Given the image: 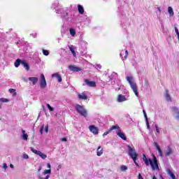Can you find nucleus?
I'll return each instance as SVG.
<instances>
[{
    "label": "nucleus",
    "mask_w": 179,
    "mask_h": 179,
    "mask_svg": "<svg viewBox=\"0 0 179 179\" xmlns=\"http://www.w3.org/2000/svg\"><path fill=\"white\" fill-rule=\"evenodd\" d=\"M143 162L145 163L147 167L151 166L152 171L157 170V171H160V168L159 167V161L156 157V155L152 154V158H148L146 155L143 154Z\"/></svg>",
    "instance_id": "obj_1"
},
{
    "label": "nucleus",
    "mask_w": 179,
    "mask_h": 179,
    "mask_svg": "<svg viewBox=\"0 0 179 179\" xmlns=\"http://www.w3.org/2000/svg\"><path fill=\"white\" fill-rule=\"evenodd\" d=\"M127 148L128 156L131 158L136 167H139V164L137 162V160H139V154L136 152V150H135V147L127 145Z\"/></svg>",
    "instance_id": "obj_2"
},
{
    "label": "nucleus",
    "mask_w": 179,
    "mask_h": 179,
    "mask_svg": "<svg viewBox=\"0 0 179 179\" xmlns=\"http://www.w3.org/2000/svg\"><path fill=\"white\" fill-rule=\"evenodd\" d=\"M74 108H76L77 113L81 115V117H84V118L87 117V110H86L83 106L80 104H76Z\"/></svg>",
    "instance_id": "obj_3"
},
{
    "label": "nucleus",
    "mask_w": 179,
    "mask_h": 179,
    "mask_svg": "<svg viewBox=\"0 0 179 179\" xmlns=\"http://www.w3.org/2000/svg\"><path fill=\"white\" fill-rule=\"evenodd\" d=\"M30 150L31 152H32V153L40 156L43 160H45V159H47V155L43 153L41 151L35 150L33 147H30Z\"/></svg>",
    "instance_id": "obj_4"
},
{
    "label": "nucleus",
    "mask_w": 179,
    "mask_h": 179,
    "mask_svg": "<svg viewBox=\"0 0 179 179\" xmlns=\"http://www.w3.org/2000/svg\"><path fill=\"white\" fill-rule=\"evenodd\" d=\"M39 85H40L41 89H45V87H47V81L45 80V77L43 73L41 74Z\"/></svg>",
    "instance_id": "obj_5"
},
{
    "label": "nucleus",
    "mask_w": 179,
    "mask_h": 179,
    "mask_svg": "<svg viewBox=\"0 0 179 179\" xmlns=\"http://www.w3.org/2000/svg\"><path fill=\"white\" fill-rule=\"evenodd\" d=\"M90 132L94 134V135H99V128L95 127L94 124H92L89 127Z\"/></svg>",
    "instance_id": "obj_6"
},
{
    "label": "nucleus",
    "mask_w": 179,
    "mask_h": 179,
    "mask_svg": "<svg viewBox=\"0 0 179 179\" xmlns=\"http://www.w3.org/2000/svg\"><path fill=\"white\" fill-rule=\"evenodd\" d=\"M116 135L122 139V141H127V136H125V133H124L122 130H117L116 131Z\"/></svg>",
    "instance_id": "obj_7"
},
{
    "label": "nucleus",
    "mask_w": 179,
    "mask_h": 179,
    "mask_svg": "<svg viewBox=\"0 0 179 179\" xmlns=\"http://www.w3.org/2000/svg\"><path fill=\"white\" fill-rule=\"evenodd\" d=\"M69 69H70V71H72V72H80V71H82V69H80V67L76 66L75 65H69Z\"/></svg>",
    "instance_id": "obj_8"
},
{
    "label": "nucleus",
    "mask_w": 179,
    "mask_h": 179,
    "mask_svg": "<svg viewBox=\"0 0 179 179\" xmlns=\"http://www.w3.org/2000/svg\"><path fill=\"white\" fill-rule=\"evenodd\" d=\"M85 84L90 87H96V81H92L89 79L85 80Z\"/></svg>",
    "instance_id": "obj_9"
},
{
    "label": "nucleus",
    "mask_w": 179,
    "mask_h": 179,
    "mask_svg": "<svg viewBox=\"0 0 179 179\" xmlns=\"http://www.w3.org/2000/svg\"><path fill=\"white\" fill-rule=\"evenodd\" d=\"M60 13L62 15V19H66V22H69V17H66L69 15V13L67 11H64L63 10L60 11Z\"/></svg>",
    "instance_id": "obj_10"
},
{
    "label": "nucleus",
    "mask_w": 179,
    "mask_h": 179,
    "mask_svg": "<svg viewBox=\"0 0 179 179\" xmlns=\"http://www.w3.org/2000/svg\"><path fill=\"white\" fill-rule=\"evenodd\" d=\"M21 65L24 66L26 71H30V64H29V62H27V61L22 59Z\"/></svg>",
    "instance_id": "obj_11"
},
{
    "label": "nucleus",
    "mask_w": 179,
    "mask_h": 179,
    "mask_svg": "<svg viewBox=\"0 0 179 179\" xmlns=\"http://www.w3.org/2000/svg\"><path fill=\"white\" fill-rule=\"evenodd\" d=\"M21 132V139H22L23 141H27V139H29V135L27 134V133H26V130L22 129Z\"/></svg>",
    "instance_id": "obj_12"
},
{
    "label": "nucleus",
    "mask_w": 179,
    "mask_h": 179,
    "mask_svg": "<svg viewBox=\"0 0 179 179\" xmlns=\"http://www.w3.org/2000/svg\"><path fill=\"white\" fill-rule=\"evenodd\" d=\"M52 78H57V82L59 83H61V82H62V76L58 73H55L52 74Z\"/></svg>",
    "instance_id": "obj_13"
},
{
    "label": "nucleus",
    "mask_w": 179,
    "mask_h": 179,
    "mask_svg": "<svg viewBox=\"0 0 179 179\" xmlns=\"http://www.w3.org/2000/svg\"><path fill=\"white\" fill-rule=\"evenodd\" d=\"M173 112L176 114V119L179 121V109L177 108V106H173L172 107Z\"/></svg>",
    "instance_id": "obj_14"
},
{
    "label": "nucleus",
    "mask_w": 179,
    "mask_h": 179,
    "mask_svg": "<svg viewBox=\"0 0 179 179\" xmlns=\"http://www.w3.org/2000/svg\"><path fill=\"white\" fill-rule=\"evenodd\" d=\"M28 80L32 82V86H34L38 82V77H29L28 78Z\"/></svg>",
    "instance_id": "obj_15"
},
{
    "label": "nucleus",
    "mask_w": 179,
    "mask_h": 179,
    "mask_svg": "<svg viewBox=\"0 0 179 179\" xmlns=\"http://www.w3.org/2000/svg\"><path fill=\"white\" fill-rule=\"evenodd\" d=\"M173 149L171 148V147L170 145H168L167 147V150L165 152V156H171V155H173Z\"/></svg>",
    "instance_id": "obj_16"
},
{
    "label": "nucleus",
    "mask_w": 179,
    "mask_h": 179,
    "mask_svg": "<svg viewBox=\"0 0 179 179\" xmlns=\"http://www.w3.org/2000/svg\"><path fill=\"white\" fill-rule=\"evenodd\" d=\"M117 101L118 103H122V101H127V97L124 95L119 94L117 96Z\"/></svg>",
    "instance_id": "obj_17"
},
{
    "label": "nucleus",
    "mask_w": 179,
    "mask_h": 179,
    "mask_svg": "<svg viewBox=\"0 0 179 179\" xmlns=\"http://www.w3.org/2000/svg\"><path fill=\"white\" fill-rule=\"evenodd\" d=\"M166 173H168L169 176L171 177V178L172 179H177L176 178V175L174 174V173L173 172V171H171V169H166Z\"/></svg>",
    "instance_id": "obj_18"
},
{
    "label": "nucleus",
    "mask_w": 179,
    "mask_h": 179,
    "mask_svg": "<svg viewBox=\"0 0 179 179\" xmlns=\"http://www.w3.org/2000/svg\"><path fill=\"white\" fill-rule=\"evenodd\" d=\"M23 59H17L14 63V66H15V68H19V66H20V65H22V62Z\"/></svg>",
    "instance_id": "obj_19"
},
{
    "label": "nucleus",
    "mask_w": 179,
    "mask_h": 179,
    "mask_svg": "<svg viewBox=\"0 0 179 179\" xmlns=\"http://www.w3.org/2000/svg\"><path fill=\"white\" fill-rule=\"evenodd\" d=\"M77 8L78 13H80V15H83V13H85V8H83V6L78 4L77 6Z\"/></svg>",
    "instance_id": "obj_20"
},
{
    "label": "nucleus",
    "mask_w": 179,
    "mask_h": 179,
    "mask_svg": "<svg viewBox=\"0 0 179 179\" xmlns=\"http://www.w3.org/2000/svg\"><path fill=\"white\" fill-rule=\"evenodd\" d=\"M78 99L80 100H87V95L85 93L79 94Z\"/></svg>",
    "instance_id": "obj_21"
},
{
    "label": "nucleus",
    "mask_w": 179,
    "mask_h": 179,
    "mask_svg": "<svg viewBox=\"0 0 179 179\" xmlns=\"http://www.w3.org/2000/svg\"><path fill=\"white\" fill-rule=\"evenodd\" d=\"M168 13L169 14L170 17H173V16H174V10H173V7H168Z\"/></svg>",
    "instance_id": "obj_22"
},
{
    "label": "nucleus",
    "mask_w": 179,
    "mask_h": 179,
    "mask_svg": "<svg viewBox=\"0 0 179 179\" xmlns=\"http://www.w3.org/2000/svg\"><path fill=\"white\" fill-rule=\"evenodd\" d=\"M165 97L167 101H171V97H170V94H169V90H165Z\"/></svg>",
    "instance_id": "obj_23"
},
{
    "label": "nucleus",
    "mask_w": 179,
    "mask_h": 179,
    "mask_svg": "<svg viewBox=\"0 0 179 179\" xmlns=\"http://www.w3.org/2000/svg\"><path fill=\"white\" fill-rule=\"evenodd\" d=\"M101 149V146L99 145L96 150L97 156H101V155H103V149Z\"/></svg>",
    "instance_id": "obj_24"
},
{
    "label": "nucleus",
    "mask_w": 179,
    "mask_h": 179,
    "mask_svg": "<svg viewBox=\"0 0 179 179\" xmlns=\"http://www.w3.org/2000/svg\"><path fill=\"white\" fill-rule=\"evenodd\" d=\"M41 170H43V166L40 165L36 173L37 178L41 177Z\"/></svg>",
    "instance_id": "obj_25"
},
{
    "label": "nucleus",
    "mask_w": 179,
    "mask_h": 179,
    "mask_svg": "<svg viewBox=\"0 0 179 179\" xmlns=\"http://www.w3.org/2000/svg\"><path fill=\"white\" fill-rule=\"evenodd\" d=\"M8 92H9V93L13 94V97H16L17 93H16V90L15 89L10 88L8 90Z\"/></svg>",
    "instance_id": "obj_26"
},
{
    "label": "nucleus",
    "mask_w": 179,
    "mask_h": 179,
    "mask_svg": "<svg viewBox=\"0 0 179 179\" xmlns=\"http://www.w3.org/2000/svg\"><path fill=\"white\" fill-rule=\"evenodd\" d=\"M114 129H117L118 131H121V129H120V126H118V124H115L112 126L109 131L111 132V131H114Z\"/></svg>",
    "instance_id": "obj_27"
},
{
    "label": "nucleus",
    "mask_w": 179,
    "mask_h": 179,
    "mask_svg": "<svg viewBox=\"0 0 179 179\" xmlns=\"http://www.w3.org/2000/svg\"><path fill=\"white\" fill-rule=\"evenodd\" d=\"M69 31H70L71 36L72 37H75V36L76 34V30H75V29L70 28Z\"/></svg>",
    "instance_id": "obj_28"
},
{
    "label": "nucleus",
    "mask_w": 179,
    "mask_h": 179,
    "mask_svg": "<svg viewBox=\"0 0 179 179\" xmlns=\"http://www.w3.org/2000/svg\"><path fill=\"white\" fill-rule=\"evenodd\" d=\"M50 174H51V169H45V170L43 172V176H50Z\"/></svg>",
    "instance_id": "obj_29"
},
{
    "label": "nucleus",
    "mask_w": 179,
    "mask_h": 179,
    "mask_svg": "<svg viewBox=\"0 0 179 179\" xmlns=\"http://www.w3.org/2000/svg\"><path fill=\"white\" fill-rule=\"evenodd\" d=\"M127 82L129 83V85H131V83H134V82L132 80H134V78L132 76H127L126 78Z\"/></svg>",
    "instance_id": "obj_30"
},
{
    "label": "nucleus",
    "mask_w": 179,
    "mask_h": 179,
    "mask_svg": "<svg viewBox=\"0 0 179 179\" xmlns=\"http://www.w3.org/2000/svg\"><path fill=\"white\" fill-rule=\"evenodd\" d=\"M69 50H70L71 54H73V55L74 57H76V52H75V48H73V46H71V47L69 48Z\"/></svg>",
    "instance_id": "obj_31"
},
{
    "label": "nucleus",
    "mask_w": 179,
    "mask_h": 179,
    "mask_svg": "<svg viewBox=\"0 0 179 179\" xmlns=\"http://www.w3.org/2000/svg\"><path fill=\"white\" fill-rule=\"evenodd\" d=\"M10 100L6 98H0V103H9Z\"/></svg>",
    "instance_id": "obj_32"
},
{
    "label": "nucleus",
    "mask_w": 179,
    "mask_h": 179,
    "mask_svg": "<svg viewBox=\"0 0 179 179\" xmlns=\"http://www.w3.org/2000/svg\"><path fill=\"white\" fill-rule=\"evenodd\" d=\"M42 52H43V55H45V57H48V55H50V51H48L45 49H43Z\"/></svg>",
    "instance_id": "obj_33"
},
{
    "label": "nucleus",
    "mask_w": 179,
    "mask_h": 179,
    "mask_svg": "<svg viewBox=\"0 0 179 179\" xmlns=\"http://www.w3.org/2000/svg\"><path fill=\"white\" fill-rule=\"evenodd\" d=\"M154 146H155L157 150H161L162 148L159 146V143L157 142H154Z\"/></svg>",
    "instance_id": "obj_34"
},
{
    "label": "nucleus",
    "mask_w": 179,
    "mask_h": 179,
    "mask_svg": "<svg viewBox=\"0 0 179 179\" xmlns=\"http://www.w3.org/2000/svg\"><path fill=\"white\" fill-rule=\"evenodd\" d=\"M114 75H116L117 76H118V74L115 72H113L111 76H109V80L113 81V79H114Z\"/></svg>",
    "instance_id": "obj_35"
},
{
    "label": "nucleus",
    "mask_w": 179,
    "mask_h": 179,
    "mask_svg": "<svg viewBox=\"0 0 179 179\" xmlns=\"http://www.w3.org/2000/svg\"><path fill=\"white\" fill-rule=\"evenodd\" d=\"M120 170H121V171H127V170H128V166H127L125 165H122L120 166Z\"/></svg>",
    "instance_id": "obj_36"
},
{
    "label": "nucleus",
    "mask_w": 179,
    "mask_h": 179,
    "mask_svg": "<svg viewBox=\"0 0 179 179\" xmlns=\"http://www.w3.org/2000/svg\"><path fill=\"white\" fill-rule=\"evenodd\" d=\"M46 106H47L48 110H49L50 112L54 111V110H55L54 107H52V106L50 105V103H47Z\"/></svg>",
    "instance_id": "obj_37"
},
{
    "label": "nucleus",
    "mask_w": 179,
    "mask_h": 179,
    "mask_svg": "<svg viewBox=\"0 0 179 179\" xmlns=\"http://www.w3.org/2000/svg\"><path fill=\"white\" fill-rule=\"evenodd\" d=\"M133 92L136 94V97H139V92H138V87L134 88V90H133Z\"/></svg>",
    "instance_id": "obj_38"
},
{
    "label": "nucleus",
    "mask_w": 179,
    "mask_h": 179,
    "mask_svg": "<svg viewBox=\"0 0 179 179\" xmlns=\"http://www.w3.org/2000/svg\"><path fill=\"white\" fill-rule=\"evenodd\" d=\"M143 113L145 121L149 120V119L148 118V114H146V110H143Z\"/></svg>",
    "instance_id": "obj_39"
},
{
    "label": "nucleus",
    "mask_w": 179,
    "mask_h": 179,
    "mask_svg": "<svg viewBox=\"0 0 179 179\" xmlns=\"http://www.w3.org/2000/svg\"><path fill=\"white\" fill-rule=\"evenodd\" d=\"M130 86H131L132 90H134V89H136V88H137V87H136V83H131L130 84Z\"/></svg>",
    "instance_id": "obj_40"
},
{
    "label": "nucleus",
    "mask_w": 179,
    "mask_h": 179,
    "mask_svg": "<svg viewBox=\"0 0 179 179\" xmlns=\"http://www.w3.org/2000/svg\"><path fill=\"white\" fill-rule=\"evenodd\" d=\"M58 5H59V3L58 1H56L55 3L52 4V9H55V8H57V6H58Z\"/></svg>",
    "instance_id": "obj_41"
},
{
    "label": "nucleus",
    "mask_w": 179,
    "mask_h": 179,
    "mask_svg": "<svg viewBox=\"0 0 179 179\" xmlns=\"http://www.w3.org/2000/svg\"><path fill=\"white\" fill-rule=\"evenodd\" d=\"M145 124H146V126H147V129L150 131V123H149V120H145Z\"/></svg>",
    "instance_id": "obj_42"
},
{
    "label": "nucleus",
    "mask_w": 179,
    "mask_h": 179,
    "mask_svg": "<svg viewBox=\"0 0 179 179\" xmlns=\"http://www.w3.org/2000/svg\"><path fill=\"white\" fill-rule=\"evenodd\" d=\"M39 132H40L41 135H43V132H44V124H43V125L41 127V128H40V129H39Z\"/></svg>",
    "instance_id": "obj_43"
},
{
    "label": "nucleus",
    "mask_w": 179,
    "mask_h": 179,
    "mask_svg": "<svg viewBox=\"0 0 179 179\" xmlns=\"http://www.w3.org/2000/svg\"><path fill=\"white\" fill-rule=\"evenodd\" d=\"M144 82L145 87H149V80H148V79H145Z\"/></svg>",
    "instance_id": "obj_44"
},
{
    "label": "nucleus",
    "mask_w": 179,
    "mask_h": 179,
    "mask_svg": "<svg viewBox=\"0 0 179 179\" xmlns=\"http://www.w3.org/2000/svg\"><path fill=\"white\" fill-rule=\"evenodd\" d=\"M158 152H159V156H160V157H163V150H162L161 149L158 151Z\"/></svg>",
    "instance_id": "obj_45"
},
{
    "label": "nucleus",
    "mask_w": 179,
    "mask_h": 179,
    "mask_svg": "<svg viewBox=\"0 0 179 179\" xmlns=\"http://www.w3.org/2000/svg\"><path fill=\"white\" fill-rule=\"evenodd\" d=\"M155 129L157 134H160V130L159 129V126H157V124L155 125Z\"/></svg>",
    "instance_id": "obj_46"
},
{
    "label": "nucleus",
    "mask_w": 179,
    "mask_h": 179,
    "mask_svg": "<svg viewBox=\"0 0 179 179\" xmlns=\"http://www.w3.org/2000/svg\"><path fill=\"white\" fill-rule=\"evenodd\" d=\"M110 132H111V131H110V130H108V131L104 132V133L103 134V136H107V135H108Z\"/></svg>",
    "instance_id": "obj_47"
},
{
    "label": "nucleus",
    "mask_w": 179,
    "mask_h": 179,
    "mask_svg": "<svg viewBox=\"0 0 179 179\" xmlns=\"http://www.w3.org/2000/svg\"><path fill=\"white\" fill-rule=\"evenodd\" d=\"M50 175H46L45 178H43L41 176L38 177V179H49Z\"/></svg>",
    "instance_id": "obj_48"
},
{
    "label": "nucleus",
    "mask_w": 179,
    "mask_h": 179,
    "mask_svg": "<svg viewBox=\"0 0 179 179\" xmlns=\"http://www.w3.org/2000/svg\"><path fill=\"white\" fill-rule=\"evenodd\" d=\"M22 158L27 159H29V155L27 154H23Z\"/></svg>",
    "instance_id": "obj_49"
},
{
    "label": "nucleus",
    "mask_w": 179,
    "mask_h": 179,
    "mask_svg": "<svg viewBox=\"0 0 179 179\" xmlns=\"http://www.w3.org/2000/svg\"><path fill=\"white\" fill-rule=\"evenodd\" d=\"M158 18H159V22H160V24H161L162 27L164 28V25H163V20H162V19L159 17H158Z\"/></svg>",
    "instance_id": "obj_50"
},
{
    "label": "nucleus",
    "mask_w": 179,
    "mask_h": 179,
    "mask_svg": "<svg viewBox=\"0 0 179 179\" xmlns=\"http://www.w3.org/2000/svg\"><path fill=\"white\" fill-rule=\"evenodd\" d=\"M62 142H67L68 141V138H66V137H63L61 138Z\"/></svg>",
    "instance_id": "obj_51"
},
{
    "label": "nucleus",
    "mask_w": 179,
    "mask_h": 179,
    "mask_svg": "<svg viewBox=\"0 0 179 179\" xmlns=\"http://www.w3.org/2000/svg\"><path fill=\"white\" fill-rule=\"evenodd\" d=\"M3 169H4V170H6V169H8V164H6V163L3 164Z\"/></svg>",
    "instance_id": "obj_52"
},
{
    "label": "nucleus",
    "mask_w": 179,
    "mask_h": 179,
    "mask_svg": "<svg viewBox=\"0 0 179 179\" xmlns=\"http://www.w3.org/2000/svg\"><path fill=\"white\" fill-rule=\"evenodd\" d=\"M45 132L48 134V124L45 127Z\"/></svg>",
    "instance_id": "obj_53"
},
{
    "label": "nucleus",
    "mask_w": 179,
    "mask_h": 179,
    "mask_svg": "<svg viewBox=\"0 0 179 179\" xmlns=\"http://www.w3.org/2000/svg\"><path fill=\"white\" fill-rule=\"evenodd\" d=\"M125 117H126V118H129V120H131V121H132V119L131 118V116L129 115V114L127 113L125 115Z\"/></svg>",
    "instance_id": "obj_54"
},
{
    "label": "nucleus",
    "mask_w": 179,
    "mask_h": 179,
    "mask_svg": "<svg viewBox=\"0 0 179 179\" xmlns=\"http://www.w3.org/2000/svg\"><path fill=\"white\" fill-rule=\"evenodd\" d=\"M127 58H128V50H125L124 59H127Z\"/></svg>",
    "instance_id": "obj_55"
},
{
    "label": "nucleus",
    "mask_w": 179,
    "mask_h": 179,
    "mask_svg": "<svg viewBox=\"0 0 179 179\" xmlns=\"http://www.w3.org/2000/svg\"><path fill=\"white\" fill-rule=\"evenodd\" d=\"M30 36H32V37H34V38H36V37H37V33L31 34Z\"/></svg>",
    "instance_id": "obj_56"
},
{
    "label": "nucleus",
    "mask_w": 179,
    "mask_h": 179,
    "mask_svg": "<svg viewBox=\"0 0 179 179\" xmlns=\"http://www.w3.org/2000/svg\"><path fill=\"white\" fill-rule=\"evenodd\" d=\"M61 10L62 11L63 10L62 9H58V10H56V13H61Z\"/></svg>",
    "instance_id": "obj_57"
},
{
    "label": "nucleus",
    "mask_w": 179,
    "mask_h": 179,
    "mask_svg": "<svg viewBox=\"0 0 179 179\" xmlns=\"http://www.w3.org/2000/svg\"><path fill=\"white\" fill-rule=\"evenodd\" d=\"M47 167H48V169H51V164L48 163V164H47Z\"/></svg>",
    "instance_id": "obj_58"
},
{
    "label": "nucleus",
    "mask_w": 179,
    "mask_h": 179,
    "mask_svg": "<svg viewBox=\"0 0 179 179\" xmlns=\"http://www.w3.org/2000/svg\"><path fill=\"white\" fill-rule=\"evenodd\" d=\"M110 85L114 86V85H115V80L111 81Z\"/></svg>",
    "instance_id": "obj_59"
},
{
    "label": "nucleus",
    "mask_w": 179,
    "mask_h": 179,
    "mask_svg": "<svg viewBox=\"0 0 179 179\" xmlns=\"http://www.w3.org/2000/svg\"><path fill=\"white\" fill-rule=\"evenodd\" d=\"M96 67L99 68V69H101V65L100 64H96Z\"/></svg>",
    "instance_id": "obj_60"
},
{
    "label": "nucleus",
    "mask_w": 179,
    "mask_h": 179,
    "mask_svg": "<svg viewBox=\"0 0 179 179\" xmlns=\"http://www.w3.org/2000/svg\"><path fill=\"white\" fill-rule=\"evenodd\" d=\"M41 117V111H40L39 113H38L37 120H38V118H40Z\"/></svg>",
    "instance_id": "obj_61"
},
{
    "label": "nucleus",
    "mask_w": 179,
    "mask_h": 179,
    "mask_svg": "<svg viewBox=\"0 0 179 179\" xmlns=\"http://www.w3.org/2000/svg\"><path fill=\"white\" fill-rule=\"evenodd\" d=\"M175 32L178 33V28L177 27H175Z\"/></svg>",
    "instance_id": "obj_62"
},
{
    "label": "nucleus",
    "mask_w": 179,
    "mask_h": 179,
    "mask_svg": "<svg viewBox=\"0 0 179 179\" xmlns=\"http://www.w3.org/2000/svg\"><path fill=\"white\" fill-rule=\"evenodd\" d=\"M157 10H159V13H162V10H161L160 7H157Z\"/></svg>",
    "instance_id": "obj_63"
},
{
    "label": "nucleus",
    "mask_w": 179,
    "mask_h": 179,
    "mask_svg": "<svg viewBox=\"0 0 179 179\" xmlns=\"http://www.w3.org/2000/svg\"><path fill=\"white\" fill-rule=\"evenodd\" d=\"M10 169H15V166L12 164H10Z\"/></svg>",
    "instance_id": "obj_64"
}]
</instances>
